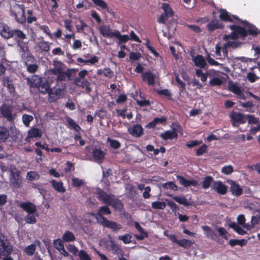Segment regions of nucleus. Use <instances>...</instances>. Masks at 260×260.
<instances>
[{"instance_id":"obj_1","label":"nucleus","mask_w":260,"mask_h":260,"mask_svg":"<svg viewBox=\"0 0 260 260\" xmlns=\"http://www.w3.org/2000/svg\"><path fill=\"white\" fill-rule=\"evenodd\" d=\"M229 27L232 31L229 35H224V40L229 39L236 40L238 38L244 39L247 36V31L243 27L233 24L230 25Z\"/></svg>"},{"instance_id":"obj_2","label":"nucleus","mask_w":260,"mask_h":260,"mask_svg":"<svg viewBox=\"0 0 260 260\" xmlns=\"http://www.w3.org/2000/svg\"><path fill=\"white\" fill-rule=\"evenodd\" d=\"M13 251V246L6 236L0 232V256H8Z\"/></svg>"},{"instance_id":"obj_3","label":"nucleus","mask_w":260,"mask_h":260,"mask_svg":"<svg viewBox=\"0 0 260 260\" xmlns=\"http://www.w3.org/2000/svg\"><path fill=\"white\" fill-rule=\"evenodd\" d=\"M11 15L14 17L18 23L24 24L26 23V18L25 8L23 5H18L15 11H11Z\"/></svg>"},{"instance_id":"obj_4","label":"nucleus","mask_w":260,"mask_h":260,"mask_svg":"<svg viewBox=\"0 0 260 260\" xmlns=\"http://www.w3.org/2000/svg\"><path fill=\"white\" fill-rule=\"evenodd\" d=\"M161 8L164 10V13L160 16L157 22L159 23L165 24L169 17L173 16L174 12L168 3H162Z\"/></svg>"},{"instance_id":"obj_5","label":"nucleus","mask_w":260,"mask_h":260,"mask_svg":"<svg viewBox=\"0 0 260 260\" xmlns=\"http://www.w3.org/2000/svg\"><path fill=\"white\" fill-rule=\"evenodd\" d=\"M64 92V88H56L53 87L50 89L49 92V100L50 102H54L63 97Z\"/></svg>"},{"instance_id":"obj_6","label":"nucleus","mask_w":260,"mask_h":260,"mask_svg":"<svg viewBox=\"0 0 260 260\" xmlns=\"http://www.w3.org/2000/svg\"><path fill=\"white\" fill-rule=\"evenodd\" d=\"M27 71L30 74L35 73L39 68V66L36 63V60L34 56H29L28 59L23 60Z\"/></svg>"},{"instance_id":"obj_7","label":"nucleus","mask_w":260,"mask_h":260,"mask_svg":"<svg viewBox=\"0 0 260 260\" xmlns=\"http://www.w3.org/2000/svg\"><path fill=\"white\" fill-rule=\"evenodd\" d=\"M102 221L100 223L104 227L111 229L113 232H117L122 229V225L115 221L109 220L106 218L102 217Z\"/></svg>"},{"instance_id":"obj_8","label":"nucleus","mask_w":260,"mask_h":260,"mask_svg":"<svg viewBox=\"0 0 260 260\" xmlns=\"http://www.w3.org/2000/svg\"><path fill=\"white\" fill-rule=\"evenodd\" d=\"M128 132L135 138H140L144 134V128L140 124H135L128 128Z\"/></svg>"},{"instance_id":"obj_9","label":"nucleus","mask_w":260,"mask_h":260,"mask_svg":"<svg viewBox=\"0 0 260 260\" xmlns=\"http://www.w3.org/2000/svg\"><path fill=\"white\" fill-rule=\"evenodd\" d=\"M0 110L2 116L8 121L12 122L14 120L15 117L12 114V108L11 106L4 105Z\"/></svg>"},{"instance_id":"obj_10","label":"nucleus","mask_w":260,"mask_h":260,"mask_svg":"<svg viewBox=\"0 0 260 260\" xmlns=\"http://www.w3.org/2000/svg\"><path fill=\"white\" fill-rule=\"evenodd\" d=\"M228 188V186L223 184L221 181H215L213 182L212 189L219 194L224 195L226 194Z\"/></svg>"},{"instance_id":"obj_11","label":"nucleus","mask_w":260,"mask_h":260,"mask_svg":"<svg viewBox=\"0 0 260 260\" xmlns=\"http://www.w3.org/2000/svg\"><path fill=\"white\" fill-rule=\"evenodd\" d=\"M19 206L27 214H35L37 210L36 206L30 202H21Z\"/></svg>"},{"instance_id":"obj_12","label":"nucleus","mask_w":260,"mask_h":260,"mask_svg":"<svg viewBox=\"0 0 260 260\" xmlns=\"http://www.w3.org/2000/svg\"><path fill=\"white\" fill-rule=\"evenodd\" d=\"M219 13L220 14L219 15V17L220 19L222 21L233 22L234 21L233 18L236 20L240 21V19L238 16L235 15H232L231 16L228 13V12L225 9H220V10L219 11Z\"/></svg>"},{"instance_id":"obj_13","label":"nucleus","mask_w":260,"mask_h":260,"mask_svg":"<svg viewBox=\"0 0 260 260\" xmlns=\"http://www.w3.org/2000/svg\"><path fill=\"white\" fill-rule=\"evenodd\" d=\"M142 80L149 86H153L155 84V75L150 71L145 72L141 75Z\"/></svg>"},{"instance_id":"obj_14","label":"nucleus","mask_w":260,"mask_h":260,"mask_svg":"<svg viewBox=\"0 0 260 260\" xmlns=\"http://www.w3.org/2000/svg\"><path fill=\"white\" fill-rule=\"evenodd\" d=\"M177 179L179 183L185 187L190 186H197L198 185V182L194 179L188 180L182 176L177 175Z\"/></svg>"},{"instance_id":"obj_15","label":"nucleus","mask_w":260,"mask_h":260,"mask_svg":"<svg viewBox=\"0 0 260 260\" xmlns=\"http://www.w3.org/2000/svg\"><path fill=\"white\" fill-rule=\"evenodd\" d=\"M230 184V190L233 195L239 197L243 193V188L236 182L231 180Z\"/></svg>"},{"instance_id":"obj_16","label":"nucleus","mask_w":260,"mask_h":260,"mask_svg":"<svg viewBox=\"0 0 260 260\" xmlns=\"http://www.w3.org/2000/svg\"><path fill=\"white\" fill-rule=\"evenodd\" d=\"M98 194L99 200L101 201L104 204H106L108 205H109L110 203L114 197V195L107 194L105 191L102 189L98 191Z\"/></svg>"},{"instance_id":"obj_17","label":"nucleus","mask_w":260,"mask_h":260,"mask_svg":"<svg viewBox=\"0 0 260 260\" xmlns=\"http://www.w3.org/2000/svg\"><path fill=\"white\" fill-rule=\"evenodd\" d=\"M11 184L15 188H18L21 187V180L20 179V174L18 172H11L10 178Z\"/></svg>"},{"instance_id":"obj_18","label":"nucleus","mask_w":260,"mask_h":260,"mask_svg":"<svg viewBox=\"0 0 260 260\" xmlns=\"http://www.w3.org/2000/svg\"><path fill=\"white\" fill-rule=\"evenodd\" d=\"M2 82L3 85L7 87L9 93L11 95H14L15 88L13 83V80L9 77H4L2 79Z\"/></svg>"},{"instance_id":"obj_19","label":"nucleus","mask_w":260,"mask_h":260,"mask_svg":"<svg viewBox=\"0 0 260 260\" xmlns=\"http://www.w3.org/2000/svg\"><path fill=\"white\" fill-rule=\"evenodd\" d=\"M99 30L100 33L104 37L108 38H112L115 35V30L112 31L109 25H103L100 27Z\"/></svg>"},{"instance_id":"obj_20","label":"nucleus","mask_w":260,"mask_h":260,"mask_svg":"<svg viewBox=\"0 0 260 260\" xmlns=\"http://www.w3.org/2000/svg\"><path fill=\"white\" fill-rule=\"evenodd\" d=\"M192 60L194 66L201 69H204L207 66V63L203 55L198 54L196 56H192Z\"/></svg>"},{"instance_id":"obj_21","label":"nucleus","mask_w":260,"mask_h":260,"mask_svg":"<svg viewBox=\"0 0 260 260\" xmlns=\"http://www.w3.org/2000/svg\"><path fill=\"white\" fill-rule=\"evenodd\" d=\"M167 118L165 116H161V117H155L153 120L149 122L145 127L147 128H154L157 124H165Z\"/></svg>"},{"instance_id":"obj_22","label":"nucleus","mask_w":260,"mask_h":260,"mask_svg":"<svg viewBox=\"0 0 260 260\" xmlns=\"http://www.w3.org/2000/svg\"><path fill=\"white\" fill-rule=\"evenodd\" d=\"M111 213L110 208L107 206H103L100 208L96 214V219L100 223L102 221V217L105 218L103 215H109Z\"/></svg>"},{"instance_id":"obj_23","label":"nucleus","mask_w":260,"mask_h":260,"mask_svg":"<svg viewBox=\"0 0 260 260\" xmlns=\"http://www.w3.org/2000/svg\"><path fill=\"white\" fill-rule=\"evenodd\" d=\"M230 117L231 119L235 122H239L241 124H244L246 122L244 115L241 113L233 111L230 114Z\"/></svg>"},{"instance_id":"obj_24","label":"nucleus","mask_w":260,"mask_h":260,"mask_svg":"<svg viewBox=\"0 0 260 260\" xmlns=\"http://www.w3.org/2000/svg\"><path fill=\"white\" fill-rule=\"evenodd\" d=\"M43 79L38 75H33L31 79H28L27 84L32 88H38L42 82Z\"/></svg>"},{"instance_id":"obj_25","label":"nucleus","mask_w":260,"mask_h":260,"mask_svg":"<svg viewBox=\"0 0 260 260\" xmlns=\"http://www.w3.org/2000/svg\"><path fill=\"white\" fill-rule=\"evenodd\" d=\"M135 226L136 229L140 233V235L136 234L135 235V237L137 239V240L139 241L142 240L144 238H147L148 237V233L144 231V230L142 228V227L140 225V224L138 222H135Z\"/></svg>"},{"instance_id":"obj_26","label":"nucleus","mask_w":260,"mask_h":260,"mask_svg":"<svg viewBox=\"0 0 260 260\" xmlns=\"http://www.w3.org/2000/svg\"><path fill=\"white\" fill-rule=\"evenodd\" d=\"M106 153L100 148H95L93 150L92 156L95 160L101 164L105 157Z\"/></svg>"},{"instance_id":"obj_27","label":"nucleus","mask_w":260,"mask_h":260,"mask_svg":"<svg viewBox=\"0 0 260 260\" xmlns=\"http://www.w3.org/2000/svg\"><path fill=\"white\" fill-rule=\"evenodd\" d=\"M223 27L224 25L221 23H219L218 20H212L207 25V28L210 32L217 29L223 28Z\"/></svg>"},{"instance_id":"obj_28","label":"nucleus","mask_w":260,"mask_h":260,"mask_svg":"<svg viewBox=\"0 0 260 260\" xmlns=\"http://www.w3.org/2000/svg\"><path fill=\"white\" fill-rule=\"evenodd\" d=\"M13 38L19 43L20 41H23L26 39V36L25 33L20 29H13Z\"/></svg>"},{"instance_id":"obj_29","label":"nucleus","mask_w":260,"mask_h":260,"mask_svg":"<svg viewBox=\"0 0 260 260\" xmlns=\"http://www.w3.org/2000/svg\"><path fill=\"white\" fill-rule=\"evenodd\" d=\"M242 23L247 26L248 28L246 29L247 31V35L249 34L253 37H256L258 35V32L257 28L253 25L249 23L246 21H243Z\"/></svg>"},{"instance_id":"obj_30","label":"nucleus","mask_w":260,"mask_h":260,"mask_svg":"<svg viewBox=\"0 0 260 260\" xmlns=\"http://www.w3.org/2000/svg\"><path fill=\"white\" fill-rule=\"evenodd\" d=\"M13 29L10 28L8 25H4L0 34L3 38L9 39L13 38Z\"/></svg>"},{"instance_id":"obj_31","label":"nucleus","mask_w":260,"mask_h":260,"mask_svg":"<svg viewBox=\"0 0 260 260\" xmlns=\"http://www.w3.org/2000/svg\"><path fill=\"white\" fill-rule=\"evenodd\" d=\"M51 184L53 188L58 192L64 193L66 192V188L63 186L62 181L57 182L55 180H52Z\"/></svg>"},{"instance_id":"obj_32","label":"nucleus","mask_w":260,"mask_h":260,"mask_svg":"<svg viewBox=\"0 0 260 260\" xmlns=\"http://www.w3.org/2000/svg\"><path fill=\"white\" fill-rule=\"evenodd\" d=\"M42 136V131L38 128L32 127L28 132V137L30 138H40Z\"/></svg>"},{"instance_id":"obj_33","label":"nucleus","mask_w":260,"mask_h":260,"mask_svg":"<svg viewBox=\"0 0 260 260\" xmlns=\"http://www.w3.org/2000/svg\"><path fill=\"white\" fill-rule=\"evenodd\" d=\"M8 129L5 127H0V143L5 142L9 137Z\"/></svg>"},{"instance_id":"obj_34","label":"nucleus","mask_w":260,"mask_h":260,"mask_svg":"<svg viewBox=\"0 0 260 260\" xmlns=\"http://www.w3.org/2000/svg\"><path fill=\"white\" fill-rule=\"evenodd\" d=\"M114 37L119 40V44L126 43L130 40L128 35H121L120 32L118 30H115V35Z\"/></svg>"},{"instance_id":"obj_35","label":"nucleus","mask_w":260,"mask_h":260,"mask_svg":"<svg viewBox=\"0 0 260 260\" xmlns=\"http://www.w3.org/2000/svg\"><path fill=\"white\" fill-rule=\"evenodd\" d=\"M223 83V78L219 77H212L209 83L210 86H221Z\"/></svg>"},{"instance_id":"obj_36","label":"nucleus","mask_w":260,"mask_h":260,"mask_svg":"<svg viewBox=\"0 0 260 260\" xmlns=\"http://www.w3.org/2000/svg\"><path fill=\"white\" fill-rule=\"evenodd\" d=\"M109 205L111 206L115 210L118 211L123 208L122 202L118 199L115 198V197L113 198Z\"/></svg>"},{"instance_id":"obj_37","label":"nucleus","mask_w":260,"mask_h":260,"mask_svg":"<svg viewBox=\"0 0 260 260\" xmlns=\"http://www.w3.org/2000/svg\"><path fill=\"white\" fill-rule=\"evenodd\" d=\"M247 243V240L245 239H230L229 244L231 247H234L236 245H239L241 247L245 246Z\"/></svg>"},{"instance_id":"obj_38","label":"nucleus","mask_w":260,"mask_h":260,"mask_svg":"<svg viewBox=\"0 0 260 260\" xmlns=\"http://www.w3.org/2000/svg\"><path fill=\"white\" fill-rule=\"evenodd\" d=\"M38 47L41 51L45 52H49L50 49L49 43L43 40L38 43Z\"/></svg>"},{"instance_id":"obj_39","label":"nucleus","mask_w":260,"mask_h":260,"mask_svg":"<svg viewBox=\"0 0 260 260\" xmlns=\"http://www.w3.org/2000/svg\"><path fill=\"white\" fill-rule=\"evenodd\" d=\"M62 239L64 242H73L76 239L73 233L70 231H65L62 235Z\"/></svg>"},{"instance_id":"obj_40","label":"nucleus","mask_w":260,"mask_h":260,"mask_svg":"<svg viewBox=\"0 0 260 260\" xmlns=\"http://www.w3.org/2000/svg\"><path fill=\"white\" fill-rule=\"evenodd\" d=\"M213 178L211 176H206L201 182L202 186L204 189H208L210 187L211 183H213Z\"/></svg>"},{"instance_id":"obj_41","label":"nucleus","mask_w":260,"mask_h":260,"mask_svg":"<svg viewBox=\"0 0 260 260\" xmlns=\"http://www.w3.org/2000/svg\"><path fill=\"white\" fill-rule=\"evenodd\" d=\"M174 133H172L171 131L168 130L165 131L164 133L160 134L159 137L162 140L167 141L168 140H173L174 139H176L174 137Z\"/></svg>"},{"instance_id":"obj_42","label":"nucleus","mask_w":260,"mask_h":260,"mask_svg":"<svg viewBox=\"0 0 260 260\" xmlns=\"http://www.w3.org/2000/svg\"><path fill=\"white\" fill-rule=\"evenodd\" d=\"M77 60L80 63L94 64L99 61V58L96 56H94L89 59L84 60L81 57H78Z\"/></svg>"},{"instance_id":"obj_43","label":"nucleus","mask_w":260,"mask_h":260,"mask_svg":"<svg viewBox=\"0 0 260 260\" xmlns=\"http://www.w3.org/2000/svg\"><path fill=\"white\" fill-rule=\"evenodd\" d=\"M229 226L241 235H244L246 234V232L235 222H233L230 224Z\"/></svg>"},{"instance_id":"obj_44","label":"nucleus","mask_w":260,"mask_h":260,"mask_svg":"<svg viewBox=\"0 0 260 260\" xmlns=\"http://www.w3.org/2000/svg\"><path fill=\"white\" fill-rule=\"evenodd\" d=\"M173 199L180 205H183L185 206L191 205L190 203L184 197L174 196L173 197Z\"/></svg>"},{"instance_id":"obj_45","label":"nucleus","mask_w":260,"mask_h":260,"mask_svg":"<svg viewBox=\"0 0 260 260\" xmlns=\"http://www.w3.org/2000/svg\"><path fill=\"white\" fill-rule=\"evenodd\" d=\"M38 88L41 92L44 94L47 93L49 94L50 89H51L49 83L46 81L44 82L43 80H42V82L40 84V86L38 87Z\"/></svg>"},{"instance_id":"obj_46","label":"nucleus","mask_w":260,"mask_h":260,"mask_svg":"<svg viewBox=\"0 0 260 260\" xmlns=\"http://www.w3.org/2000/svg\"><path fill=\"white\" fill-rule=\"evenodd\" d=\"M193 244L191 240L182 239L179 240L177 245L180 247H182L184 248H188Z\"/></svg>"},{"instance_id":"obj_47","label":"nucleus","mask_w":260,"mask_h":260,"mask_svg":"<svg viewBox=\"0 0 260 260\" xmlns=\"http://www.w3.org/2000/svg\"><path fill=\"white\" fill-rule=\"evenodd\" d=\"M20 49L22 52L21 57L23 60L28 59L29 56H34L28 50L27 47L21 46Z\"/></svg>"},{"instance_id":"obj_48","label":"nucleus","mask_w":260,"mask_h":260,"mask_svg":"<svg viewBox=\"0 0 260 260\" xmlns=\"http://www.w3.org/2000/svg\"><path fill=\"white\" fill-rule=\"evenodd\" d=\"M229 89L235 94H241L242 90L240 87L235 84H231L229 85Z\"/></svg>"},{"instance_id":"obj_49","label":"nucleus","mask_w":260,"mask_h":260,"mask_svg":"<svg viewBox=\"0 0 260 260\" xmlns=\"http://www.w3.org/2000/svg\"><path fill=\"white\" fill-rule=\"evenodd\" d=\"M40 178L39 174L35 171H30L27 173L26 178L31 181L38 180Z\"/></svg>"},{"instance_id":"obj_50","label":"nucleus","mask_w":260,"mask_h":260,"mask_svg":"<svg viewBox=\"0 0 260 260\" xmlns=\"http://www.w3.org/2000/svg\"><path fill=\"white\" fill-rule=\"evenodd\" d=\"M156 92L159 95H164L169 100H172V94L168 89L157 90Z\"/></svg>"},{"instance_id":"obj_51","label":"nucleus","mask_w":260,"mask_h":260,"mask_svg":"<svg viewBox=\"0 0 260 260\" xmlns=\"http://www.w3.org/2000/svg\"><path fill=\"white\" fill-rule=\"evenodd\" d=\"M132 236L129 234H125L123 235L119 236L118 239L122 241L124 244H129L132 242Z\"/></svg>"},{"instance_id":"obj_52","label":"nucleus","mask_w":260,"mask_h":260,"mask_svg":"<svg viewBox=\"0 0 260 260\" xmlns=\"http://www.w3.org/2000/svg\"><path fill=\"white\" fill-rule=\"evenodd\" d=\"M107 142L109 143L110 147L114 149H119L121 146V144L118 140L111 139L110 138H108Z\"/></svg>"},{"instance_id":"obj_53","label":"nucleus","mask_w":260,"mask_h":260,"mask_svg":"<svg viewBox=\"0 0 260 260\" xmlns=\"http://www.w3.org/2000/svg\"><path fill=\"white\" fill-rule=\"evenodd\" d=\"M80 24H76V28L77 32L78 33H83L84 32V28L88 26L87 24L82 19L79 20Z\"/></svg>"},{"instance_id":"obj_54","label":"nucleus","mask_w":260,"mask_h":260,"mask_svg":"<svg viewBox=\"0 0 260 260\" xmlns=\"http://www.w3.org/2000/svg\"><path fill=\"white\" fill-rule=\"evenodd\" d=\"M24 220L27 223L35 224L37 222V219L34 214H27L24 217Z\"/></svg>"},{"instance_id":"obj_55","label":"nucleus","mask_w":260,"mask_h":260,"mask_svg":"<svg viewBox=\"0 0 260 260\" xmlns=\"http://www.w3.org/2000/svg\"><path fill=\"white\" fill-rule=\"evenodd\" d=\"M109 243V246L111 250L112 251L113 253H118L119 251L120 250V248L118 244L115 243V242L112 240H110Z\"/></svg>"},{"instance_id":"obj_56","label":"nucleus","mask_w":260,"mask_h":260,"mask_svg":"<svg viewBox=\"0 0 260 260\" xmlns=\"http://www.w3.org/2000/svg\"><path fill=\"white\" fill-rule=\"evenodd\" d=\"M162 187L165 189H170L175 191L178 190V186L172 181L162 184Z\"/></svg>"},{"instance_id":"obj_57","label":"nucleus","mask_w":260,"mask_h":260,"mask_svg":"<svg viewBox=\"0 0 260 260\" xmlns=\"http://www.w3.org/2000/svg\"><path fill=\"white\" fill-rule=\"evenodd\" d=\"M22 119L23 124L26 126H28L30 122L33 120L34 117L31 115L25 114L23 115Z\"/></svg>"},{"instance_id":"obj_58","label":"nucleus","mask_w":260,"mask_h":260,"mask_svg":"<svg viewBox=\"0 0 260 260\" xmlns=\"http://www.w3.org/2000/svg\"><path fill=\"white\" fill-rule=\"evenodd\" d=\"M27 14L28 15V16L26 19V21L28 23L31 24L32 22L37 21V18L35 16L33 15V11L32 10H27Z\"/></svg>"},{"instance_id":"obj_59","label":"nucleus","mask_w":260,"mask_h":260,"mask_svg":"<svg viewBox=\"0 0 260 260\" xmlns=\"http://www.w3.org/2000/svg\"><path fill=\"white\" fill-rule=\"evenodd\" d=\"M36 249V246L35 244H31L28 246H27L25 249L24 252L26 253V254L28 255H32L35 253V251Z\"/></svg>"},{"instance_id":"obj_60","label":"nucleus","mask_w":260,"mask_h":260,"mask_svg":"<svg viewBox=\"0 0 260 260\" xmlns=\"http://www.w3.org/2000/svg\"><path fill=\"white\" fill-rule=\"evenodd\" d=\"M166 205L163 202L156 201L152 203V207L154 209H164Z\"/></svg>"},{"instance_id":"obj_61","label":"nucleus","mask_w":260,"mask_h":260,"mask_svg":"<svg viewBox=\"0 0 260 260\" xmlns=\"http://www.w3.org/2000/svg\"><path fill=\"white\" fill-rule=\"evenodd\" d=\"M208 151V146L206 144H203L199 148L196 150V155L201 156L206 153Z\"/></svg>"},{"instance_id":"obj_62","label":"nucleus","mask_w":260,"mask_h":260,"mask_svg":"<svg viewBox=\"0 0 260 260\" xmlns=\"http://www.w3.org/2000/svg\"><path fill=\"white\" fill-rule=\"evenodd\" d=\"M175 81L177 82L178 87L180 89L181 91H183L185 89L186 84L181 81L179 78L178 75H175Z\"/></svg>"},{"instance_id":"obj_63","label":"nucleus","mask_w":260,"mask_h":260,"mask_svg":"<svg viewBox=\"0 0 260 260\" xmlns=\"http://www.w3.org/2000/svg\"><path fill=\"white\" fill-rule=\"evenodd\" d=\"M78 256L80 260H92L87 252L83 250L79 251Z\"/></svg>"},{"instance_id":"obj_64","label":"nucleus","mask_w":260,"mask_h":260,"mask_svg":"<svg viewBox=\"0 0 260 260\" xmlns=\"http://www.w3.org/2000/svg\"><path fill=\"white\" fill-rule=\"evenodd\" d=\"M233 172L234 169L231 165L225 166L221 169V172L225 175H230Z\"/></svg>"}]
</instances>
